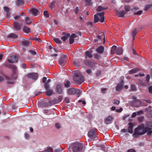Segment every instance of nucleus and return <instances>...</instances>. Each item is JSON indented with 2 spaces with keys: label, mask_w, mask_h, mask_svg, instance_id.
I'll return each mask as SVG.
<instances>
[{
  "label": "nucleus",
  "mask_w": 152,
  "mask_h": 152,
  "mask_svg": "<svg viewBox=\"0 0 152 152\" xmlns=\"http://www.w3.org/2000/svg\"><path fill=\"white\" fill-rule=\"evenodd\" d=\"M5 66L6 67L11 69L12 70V77L8 76L6 77V78L7 80V82L11 84V82H8L9 80L13 79H16L17 77V70L16 67L14 65L9 64L8 63L5 64Z\"/></svg>",
  "instance_id": "1"
},
{
  "label": "nucleus",
  "mask_w": 152,
  "mask_h": 152,
  "mask_svg": "<svg viewBox=\"0 0 152 152\" xmlns=\"http://www.w3.org/2000/svg\"><path fill=\"white\" fill-rule=\"evenodd\" d=\"M83 149V144L78 142L72 143L68 148L70 151L72 150L73 152H82Z\"/></svg>",
  "instance_id": "2"
},
{
  "label": "nucleus",
  "mask_w": 152,
  "mask_h": 152,
  "mask_svg": "<svg viewBox=\"0 0 152 152\" xmlns=\"http://www.w3.org/2000/svg\"><path fill=\"white\" fill-rule=\"evenodd\" d=\"M74 81L79 84H81L84 81V78L80 73L75 72L73 77Z\"/></svg>",
  "instance_id": "3"
},
{
  "label": "nucleus",
  "mask_w": 152,
  "mask_h": 152,
  "mask_svg": "<svg viewBox=\"0 0 152 152\" xmlns=\"http://www.w3.org/2000/svg\"><path fill=\"white\" fill-rule=\"evenodd\" d=\"M144 125L143 124H141L135 129L134 132L133 134L134 136L137 137L139 135L144 134L146 133Z\"/></svg>",
  "instance_id": "4"
},
{
  "label": "nucleus",
  "mask_w": 152,
  "mask_h": 152,
  "mask_svg": "<svg viewBox=\"0 0 152 152\" xmlns=\"http://www.w3.org/2000/svg\"><path fill=\"white\" fill-rule=\"evenodd\" d=\"M104 13L103 12L95 14L94 17V22L96 23L99 21L101 23L104 22L105 19V18L104 16Z\"/></svg>",
  "instance_id": "5"
},
{
  "label": "nucleus",
  "mask_w": 152,
  "mask_h": 152,
  "mask_svg": "<svg viewBox=\"0 0 152 152\" xmlns=\"http://www.w3.org/2000/svg\"><path fill=\"white\" fill-rule=\"evenodd\" d=\"M95 129H92L88 133V136L92 140H97L98 139L97 136L96 134Z\"/></svg>",
  "instance_id": "6"
},
{
  "label": "nucleus",
  "mask_w": 152,
  "mask_h": 152,
  "mask_svg": "<svg viewBox=\"0 0 152 152\" xmlns=\"http://www.w3.org/2000/svg\"><path fill=\"white\" fill-rule=\"evenodd\" d=\"M124 77L121 76L120 78V81L118 83L117 86L116 87V91H119L121 90L123 88L124 83Z\"/></svg>",
  "instance_id": "7"
},
{
  "label": "nucleus",
  "mask_w": 152,
  "mask_h": 152,
  "mask_svg": "<svg viewBox=\"0 0 152 152\" xmlns=\"http://www.w3.org/2000/svg\"><path fill=\"white\" fill-rule=\"evenodd\" d=\"M131 106L139 107L142 106V102L140 100H137L134 102H131L130 103Z\"/></svg>",
  "instance_id": "8"
},
{
  "label": "nucleus",
  "mask_w": 152,
  "mask_h": 152,
  "mask_svg": "<svg viewBox=\"0 0 152 152\" xmlns=\"http://www.w3.org/2000/svg\"><path fill=\"white\" fill-rule=\"evenodd\" d=\"M18 61V58L16 56H10L8 59V61L11 63L17 62Z\"/></svg>",
  "instance_id": "9"
},
{
  "label": "nucleus",
  "mask_w": 152,
  "mask_h": 152,
  "mask_svg": "<svg viewBox=\"0 0 152 152\" xmlns=\"http://www.w3.org/2000/svg\"><path fill=\"white\" fill-rule=\"evenodd\" d=\"M27 77L29 78L32 80H37L38 77V75L37 73H30L27 75Z\"/></svg>",
  "instance_id": "10"
},
{
  "label": "nucleus",
  "mask_w": 152,
  "mask_h": 152,
  "mask_svg": "<svg viewBox=\"0 0 152 152\" xmlns=\"http://www.w3.org/2000/svg\"><path fill=\"white\" fill-rule=\"evenodd\" d=\"M62 85L61 84H58L56 85L55 88L56 92L59 94L63 93V90L61 88Z\"/></svg>",
  "instance_id": "11"
},
{
  "label": "nucleus",
  "mask_w": 152,
  "mask_h": 152,
  "mask_svg": "<svg viewBox=\"0 0 152 152\" xmlns=\"http://www.w3.org/2000/svg\"><path fill=\"white\" fill-rule=\"evenodd\" d=\"M37 105L41 107H46L49 106L48 102H45L43 101H40L38 102Z\"/></svg>",
  "instance_id": "12"
},
{
  "label": "nucleus",
  "mask_w": 152,
  "mask_h": 152,
  "mask_svg": "<svg viewBox=\"0 0 152 152\" xmlns=\"http://www.w3.org/2000/svg\"><path fill=\"white\" fill-rule=\"evenodd\" d=\"M62 35L64 36L61 38V39L64 42H65L70 36L69 34L64 32L62 33Z\"/></svg>",
  "instance_id": "13"
},
{
  "label": "nucleus",
  "mask_w": 152,
  "mask_h": 152,
  "mask_svg": "<svg viewBox=\"0 0 152 152\" xmlns=\"http://www.w3.org/2000/svg\"><path fill=\"white\" fill-rule=\"evenodd\" d=\"M113 119V118L112 116H109L105 118L104 121V123L106 124H110Z\"/></svg>",
  "instance_id": "14"
},
{
  "label": "nucleus",
  "mask_w": 152,
  "mask_h": 152,
  "mask_svg": "<svg viewBox=\"0 0 152 152\" xmlns=\"http://www.w3.org/2000/svg\"><path fill=\"white\" fill-rule=\"evenodd\" d=\"M116 12L117 13V15L120 17H124V15L126 13L124 10H122L120 11L116 10Z\"/></svg>",
  "instance_id": "15"
},
{
  "label": "nucleus",
  "mask_w": 152,
  "mask_h": 152,
  "mask_svg": "<svg viewBox=\"0 0 152 152\" xmlns=\"http://www.w3.org/2000/svg\"><path fill=\"white\" fill-rule=\"evenodd\" d=\"M77 36L75 34H72L69 39V43L70 44H72L74 42V38L77 37Z\"/></svg>",
  "instance_id": "16"
},
{
  "label": "nucleus",
  "mask_w": 152,
  "mask_h": 152,
  "mask_svg": "<svg viewBox=\"0 0 152 152\" xmlns=\"http://www.w3.org/2000/svg\"><path fill=\"white\" fill-rule=\"evenodd\" d=\"M13 28L15 30H19L21 28V25L19 24L18 22H15L13 23Z\"/></svg>",
  "instance_id": "17"
},
{
  "label": "nucleus",
  "mask_w": 152,
  "mask_h": 152,
  "mask_svg": "<svg viewBox=\"0 0 152 152\" xmlns=\"http://www.w3.org/2000/svg\"><path fill=\"white\" fill-rule=\"evenodd\" d=\"M128 125L129 127L127 129L128 132L130 133H132L133 132V128L134 126V124L131 122H129L128 124Z\"/></svg>",
  "instance_id": "18"
},
{
  "label": "nucleus",
  "mask_w": 152,
  "mask_h": 152,
  "mask_svg": "<svg viewBox=\"0 0 152 152\" xmlns=\"http://www.w3.org/2000/svg\"><path fill=\"white\" fill-rule=\"evenodd\" d=\"M140 30L138 29L137 28H135L134 29L132 32V35L133 37V40H134V39L135 37H136V35L137 33L140 31Z\"/></svg>",
  "instance_id": "19"
},
{
  "label": "nucleus",
  "mask_w": 152,
  "mask_h": 152,
  "mask_svg": "<svg viewBox=\"0 0 152 152\" xmlns=\"http://www.w3.org/2000/svg\"><path fill=\"white\" fill-rule=\"evenodd\" d=\"M67 91L70 95H74L76 94V89L74 88L69 89Z\"/></svg>",
  "instance_id": "20"
},
{
  "label": "nucleus",
  "mask_w": 152,
  "mask_h": 152,
  "mask_svg": "<svg viewBox=\"0 0 152 152\" xmlns=\"http://www.w3.org/2000/svg\"><path fill=\"white\" fill-rule=\"evenodd\" d=\"M58 64L64 66L66 63V61L62 58L60 57L58 61Z\"/></svg>",
  "instance_id": "21"
},
{
  "label": "nucleus",
  "mask_w": 152,
  "mask_h": 152,
  "mask_svg": "<svg viewBox=\"0 0 152 152\" xmlns=\"http://www.w3.org/2000/svg\"><path fill=\"white\" fill-rule=\"evenodd\" d=\"M115 53L118 55H121L123 53V50L122 48L120 47H118Z\"/></svg>",
  "instance_id": "22"
},
{
  "label": "nucleus",
  "mask_w": 152,
  "mask_h": 152,
  "mask_svg": "<svg viewBox=\"0 0 152 152\" xmlns=\"http://www.w3.org/2000/svg\"><path fill=\"white\" fill-rule=\"evenodd\" d=\"M20 45L24 46H27L29 45L30 42L29 41H22L20 42Z\"/></svg>",
  "instance_id": "23"
},
{
  "label": "nucleus",
  "mask_w": 152,
  "mask_h": 152,
  "mask_svg": "<svg viewBox=\"0 0 152 152\" xmlns=\"http://www.w3.org/2000/svg\"><path fill=\"white\" fill-rule=\"evenodd\" d=\"M30 12L34 16H36L38 14V10L36 8H33L31 10Z\"/></svg>",
  "instance_id": "24"
},
{
  "label": "nucleus",
  "mask_w": 152,
  "mask_h": 152,
  "mask_svg": "<svg viewBox=\"0 0 152 152\" xmlns=\"http://www.w3.org/2000/svg\"><path fill=\"white\" fill-rule=\"evenodd\" d=\"M45 94L48 96H50L53 94L52 90L49 89L46 90L45 92Z\"/></svg>",
  "instance_id": "25"
},
{
  "label": "nucleus",
  "mask_w": 152,
  "mask_h": 152,
  "mask_svg": "<svg viewBox=\"0 0 152 152\" xmlns=\"http://www.w3.org/2000/svg\"><path fill=\"white\" fill-rule=\"evenodd\" d=\"M7 37L9 38L12 39H16L18 38L17 35L13 33H11L10 34H9L7 36Z\"/></svg>",
  "instance_id": "26"
},
{
  "label": "nucleus",
  "mask_w": 152,
  "mask_h": 152,
  "mask_svg": "<svg viewBox=\"0 0 152 152\" xmlns=\"http://www.w3.org/2000/svg\"><path fill=\"white\" fill-rule=\"evenodd\" d=\"M49 102L51 105L59 103L57 99H54L53 100L49 101Z\"/></svg>",
  "instance_id": "27"
},
{
  "label": "nucleus",
  "mask_w": 152,
  "mask_h": 152,
  "mask_svg": "<svg viewBox=\"0 0 152 152\" xmlns=\"http://www.w3.org/2000/svg\"><path fill=\"white\" fill-rule=\"evenodd\" d=\"M104 49V47L103 46H101L96 49V51L98 53H103Z\"/></svg>",
  "instance_id": "28"
},
{
  "label": "nucleus",
  "mask_w": 152,
  "mask_h": 152,
  "mask_svg": "<svg viewBox=\"0 0 152 152\" xmlns=\"http://www.w3.org/2000/svg\"><path fill=\"white\" fill-rule=\"evenodd\" d=\"M145 130L148 135H150L152 133V129L145 127Z\"/></svg>",
  "instance_id": "29"
},
{
  "label": "nucleus",
  "mask_w": 152,
  "mask_h": 152,
  "mask_svg": "<svg viewBox=\"0 0 152 152\" xmlns=\"http://www.w3.org/2000/svg\"><path fill=\"white\" fill-rule=\"evenodd\" d=\"M85 55L86 58H91L92 57V55L91 54V52L88 51L86 52Z\"/></svg>",
  "instance_id": "30"
},
{
  "label": "nucleus",
  "mask_w": 152,
  "mask_h": 152,
  "mask_svg": "<svg viewBox=\"0 0 152 152\" xmlns=\"http://www.w3.org/2000/svg\"><path fill=\"white\" fill-rule=\"evenodd\" d=\"M84 64L86 65L91 66L94 64V62L92 61L86 60L84 61Z\"/></svg>",
  "instance_id": "31"
},
{
  "label": "nucleus",
  "mask_w": 152,
  "mask_h": 152,
  "mask_svg": "<svg viewBox=\"0 0 152 152\" xmlns=\"http://www.w3.org/2000/svg\"><path fill=\"white\" fill-rule=\"evenodd\" d=\"M23 30L24 32L26 33H29L30 32V28L26 26L24 27Z\"/></svg>",
  "instance_id": "32"
},
{
  "label": "nucleus",
  "mask_w": 152,
  "mask_h": 152,
  "mask_svg": "<svg viewBox=\"0 0 152 152\" xmlns=\"http://www.w3.org/2000/svg\"><path fill=\"white\" fill-rule=\"evenodd\" d=\"M138 71V69L136 68H134L129 71V73L130 74H133L136 72Z\"/></svg>",
  "instance_id": "33"
},
{
  "label": "nucleus",
  "mask_w": 152,
  "mask_h": 152,
  "mask_svg": "<svg viewBox=\"0 0 152 152\" xmlns=\"http://www.w3.org/2000/svg\"><path fill=\"white\" fill-rule=\"evenodd\" d=\"M73 64H74L77 67H79L80 66V62L78 61H73Z\"/></svg>",
  "instance_id": "34"
},
{
  "label": "nucleus",
  "mask_w": 152,
  "mask_h": 152,
  "mask_svg": "<svg viewBox=\"0 0 152 152\" xmlns=\"http://www.w3.org/2000/svg\"><path fill=\"white\" fill-rule=\"evenodd\" d=\"M117 48L115 46H113L111 50V52L112 54H113L115 53L116 50Z\"/></svg>",
  "instance_id": "35"
},
{
  "label": "nucleus",
  "mask_w": 152,
  "mask_h": 152,
  "mask_svg": "<svg viewBox=\"0 0 152 152\" xmlns=\"http://www.w3.org/2000/svg\"><path fill=\"white\" fill-rule=\"evenodd\" d=\"M24 3V1L23 0H18L17 1V4L18 6H19L22 4Z\"/></svg>",
  "instance_id": "36"
},
{
  "label": "nucleus",
  "mask_w": 152,
  "mask_h": 152,
  "mask_svg": "<svg viewBox=\"0 0 152 152\" xmlns=\"http://www.w3.org/2000/svg\"><path fill=\"white\" fill-rule=\"evenodd\" d=\"M125 11L126 12L130 11V7L129 5H125L124 7Z\"/></svg>",
  "instance_id": "37"
},
{
  "label": "nucleus",
  "mask_w": 152,
  "mask_h": 152,
  "mask_svg": "<svg viewBox=\"0 0 152 152\" xmlns=\"http://www.w3.org/2000/svg\"><path fill=\"white\" fill-rule=\"evenodd\" d=\"M113 103L116 105H118L120 103V102L119 100L117 99H114L113 102Z\"/></svg>",
  "instance_id": "38"
},
{
  "label": "nucleus",
  "mask_w": 152,
  "mask_h": 152,
  "mask_svg": "<svg viewBox=\"0 0 152 152\" xmlns=\"http://www.w3.org/2000/svg\"><path fill=\"white\" fill-rule=\"evenodd\" d=\"M44 87L46 90L50 89V84L49 83H45L44 84Z\"/></svg>",
  "instance_id": "39"
},
{
  "label": "nucleus",
  "mask_w": 152,
  "mask_h": 152,
  "mask_svg": "<svg viewBox=\"0 0 152 152\" xmlns=\"http://www.w3.org/2000/svg\"><path fill=\"white\" fill-rule=\"evenodd\" d=\"M70 82L69 80H67L66 82V83L64 84V86L66 88H68L70 86Z\"/></svg>",
  "instance_id": "40"
},
{
  "label": "nucleus",
  "mask_w": 152,
  "mask_h": 152,
  "mask_svg": "<svg viewBox=\"0 0 152 152\" xmlns=\"http://www.w3.org/2000/svg\"><path fill=\"white\" fill-rule=\"evenodd\" d=\"M147 127H146L149 128L152 127V123L151 122H147L146 123Z\"/></svg>",
  "instance_id": "41"
},
{
  "label": "nucleus",
  "mask_w": 152,
  "mask_h": 152,
  "mask_svg": "<svg viewBox=\"0 0 152 152\" xmlns=\"http://www.w3.org/2000/svg\"><path fill=\"white\" fill-rule=\"evenodd\" d=\"M130 90L131 91H135L136 90V88L135 85H132L130 86Z\"/></svg>",
  "instance_id": "42"
},
{
  "label": "nucleus",
  "mask_w": 152,
  "mask_h": 152,
  "mask_svg": "<svg viewBox=\"0 0 152 152\" xmlns=\"http://www.w3.org/2000/svg\"><path fill=\"white\" fill-rule=\"evenodd\" d=\"M55 1H53L50 3V5L49 6V7L51 8L52 9H53L55 6Z\"/></svg>",
  "instance_id": "43"
},
{
  "label": "nucleus",
  "mask_w": 152,
  "mask_h": 152,
  "mask_svg": "<svg viewBox=\"0 0 152 152\" xmlns=\"http://www.w3.org/2000/svg\"><path fill=\"white\" fill-rule=\"evenodd\" d=\"M54 40L55 41V42L56 43L59 44L62 43V42L59 38H57L54 39Z\"/></svg>",
  "instance_id": "44"
},
{
  "label": "nucleus",
  "mask_w": 152,
  "mask_h": 152,
  "mask_svg": "<svg viewBox=\"0 0 152 152\" xmlns=\"http://www.w3.org/2000/svg\"><path fill=\"white\" fill-rule=\"evenodd\" d=\"M151 5L150 4H148L146 5V6L145 7L144 10L145 11L147 10L148 9L151 8Z\"/></svg>",
  "instance_id": "45"
},
{
  "label": "nucleus",
  "mask_w": 152,
  "mask_h": 152,
  "mask_svg": "<svg viewBox=\"0 0 152 152\" xmlns=\"http://www.w3.org/2000/svg\"><path fill=\"white\" fill-rule=\"evenodd\" d=\"M43 15L44 16L47 18H48L49 17V14L48 13V11L45 10L44 11Z\"/></svg>",
  "instance_id": "46"
},
{
  "label": "nucleus",
  "mask_w": 152,
  "mask_h": 152,
  "mask_svg": "<svg viewBox=\"0 0 152 152\" xmlns=\"http://www.w3.org/2000/svg\"><path fill=\"white\" fill-rule=\"evenodd\" d=\"M104 9H106L104 8H103L101 7V6H99L98 7V8L96 10L97 11H101L103 10Z\"/></svg>",
  "instance_id": "47"
},
{
  "label": "nucleus",
  "mask_w": 152,
  "mask_h": 152,
  "mask_svg": "<svg viewBox=\"0 0 152 152\" xmlns=\"http://www.w3.org/2000/svg\"><path fill=\"white\" fill-rule=\"evenodd\" d=\"M76 94H77V96L79 97L81 94V91L78 89H76Z\"/></svg>",
  "instance_id": "48"
},
{
  "label": "nucleus",
  "mask_w": 152,
  "mask_h": 152,
  "mask_svg": "<svg viewBox=\"0 0 152 152\" xmlns=\"http://www.w3.org/2000/svg\"><path fill=\"white\" fill-rule=\"evenodd\" d=\"M52 149L51 147H49L47 149L45 150L44 152H51Z\"/></svg>",
  "instance_id": "49"
},
{
  "label": "nucleus",
  "mask_w": 152,
  "mask_h": 152,
  "mask_svg": "<svg viewBox=\"0 0 152 152\" xmlns=\"http://www.w3.org/2000/svg\"><path fill=\"white\" fill-rule=\"evenodd\" d=\"M32 39L33 40H36V41H38V42H41V40L40 38H38L36 37L33 38Z\"/></svg>",
  "instance_id": "50"
},
{
  "label": "nucleus",
  "mask_w": 152,
  "mask_h": 152,
  "mask_svg": "<svg viewBox=\"0 0 152 152\" xmlns=\"http://www.w3.org/2000/svg\"><path fill=\"white\" fill-rule=\"evenodd\" d=\"M144 118L143 117L141 116L139 117L138 118L139 122H141L144 119Z\"/></svg>",
  "instance_id": "51"
},
{
  "label": "nucleus",
  "mask_w": 152,
  "mask_h": 152,
  "mask_svg": "<svg viewBox=\"0 0 152 152\" xmlns=\"http://www.w3.org/2000/svg\"><path fill=\"white\" fill-rule=\"evenodd\" d=\"M147 116L149 118L152 117V111H151L148 112Z\"/></svg>",
  "instance_id": "52"
},
{
  "label": "nucleus",
  "mask_w": 152,
  "mask_h": 152,
  "mask_svg": "<svg viewBox=\"0 0 152 152\" xmlns=\"http://www.w3.org/2000/svg\"><path fill=\"white\" fill-rule=\"evenodd\" d=\"M4 11L6 12H7L9 11L10 9L9 7H4Z\"/></svg>",
  "instance_id": "53"
},
{
  "label": "nucleus",
  "mask_w": 152,
  "mask_h": 152,
  "mask_svg": "<svg viewBox=\"0 0 152 152\" xmlns=\"http://www.w3.org/2000/svg\"><path fill=\"white\" fill-rule=\"evenodd\" d=\"M29 52L31 54H32L33 55H35L37 53L35 51L32 50H29Z\"/></svg>",
  "instance_id": "54"
},
{
  "label": "nucleus",
  "mask_w": 152,
  "mask_h": 152,
  "mask_svg": "<svg viewBox=\"0 0 152 152\" xmlns=\"http://www.w3.org/2000/svg\"><path fill=\"white\" fill-rule=\"evenodd\" d=\"M85 1L86 2L87 5H91V0H85Z\"/></svg>",
  "instance_id": "55"
},
{
  "label": "nucleus",
  "mask_w": 152,
  "mask_h": 152,
  "mask_svg": "<svg viewBox=\"0 0 152 152\" xmlns=\"http://www.w3.org/2000/svg\"><path fill=\"white\" fill-rule=\"evenodd\" d=\"M55 126L56 128L58 129H59L61 127L60 125L58 123H56V124Z\"/></svg>",
  "instance_id": "56"
},
{
  "label": "nucleus",
  "mask_w": 152,
  "mask_h": 152,
  "mask_svg": "<svg viewBox=\"0 0 152 152\" xmlns=\"http://www.w3.org/2000/svg\"><path fill=\"white\" fill-rule=\"evenodd\" d=\"M148 92L149 93L152 94V86H151L148 87Z\"/></svg>",
  "instance_id": "57"
},
{
  "label": "nucleus",
  "mask_w": 152,
  "mask_h": 152,
  "mask_svg": "<svg viewBox=\"0 0 152 152\" xmlns=\"http://www.w3.org/2000/svg\"><path fill=\"white\" fill-rule=\"evenodd\" d=\"M65 101L66 103H69L70 102L69 98L68 97H66L65 99Z\"/></svg>",
  "instance_id": "58"
},
{
  "label": "nucleus",
  "mask_w": 152,
  "mask_h": 152,
  "mask_svg": "<svg viewBox=\"0 0 152 152\" xmlns=\"http://www.w3.org/2000/svg\"><path fill=\"white\" fill-rule=\"evenodd\" d=\"M79 10L78 7H76L75 10L74 12L76 14H77Z\"/></svg>",
  "instance_id": "59"
},
{
  "label": "nucleus",
  "mask_w": 152,
  "mask_h": 152,
  "mask_svg": "<svg viewBox=\"0 0 152 152\" xmlns=\"http://www.w3.org/2000/svg\"><path fill=\"white\" fill-rule=\"evenodd\" d=\"M132 50H133V54H134V55L136 54V51H135V50L134 49V46L133 45H132Z\"/></svg>",
  "instance_id": "60"
},
{
  "label": "nucleus",
  "mask_w": 152,
  "mask_h": 152,
  "mask_svg": "<svg viewBox=\"0 0 152 152\" xmlns=\"http://www.w3.org/2000/svg\"><path fill=\"white\" fill-rule=\"evenodd\" d=\"M150 79V76L149 75H148L146 77V80L148 83L149 82Z\"/></svg>",
  "instance_id": "61"
},
{
  "label": "nucleus",
  "mask_w": 152,
  "mask_h": 152,
  "mask_svg": "<svg viewBox=\"0 0 152 152\" xmlns=\"http://www.w3.org/2000/svg\"><path fill=\"white\" fill-rule=\"evenodd\" d=\"M143 112L142 110H140V111H137L136 112L137 115H140L142 114L143 113Z\"/></svg>",
  "instance_id": "62"
},
{
  "label": "nucleus",
  "mask_w": 152,
  "mask_h": 152,
  "mask_svg": "<svg viewBox=\"0 0 152 152\" xmlns=\"http://www.w3.org/2000/svg\"><path fill=\"white\" fill-rule=\"evenodd\" d=\"M61 57L62 58L65 59L67 58L68 56L66 55H63L61 56Z\"/></svg>",
  "instance_id": "63"
},
{
  "label": "nucleus",
  "mask_w": 152,
  "mask_h": 152,
  "mask_svg": "<svg viewBox=\"0 0 152 152\" xmlns=\"http://www.w3.org/2000/svg\"><path fill=\"white\" fill-rule=\"evenodd\" d=\"M86 72L88 74L90 75L91 74L92 71L91 69H88L86 70Z\"/></svg>",
  "instance_id": "64"
}]
</instances>
